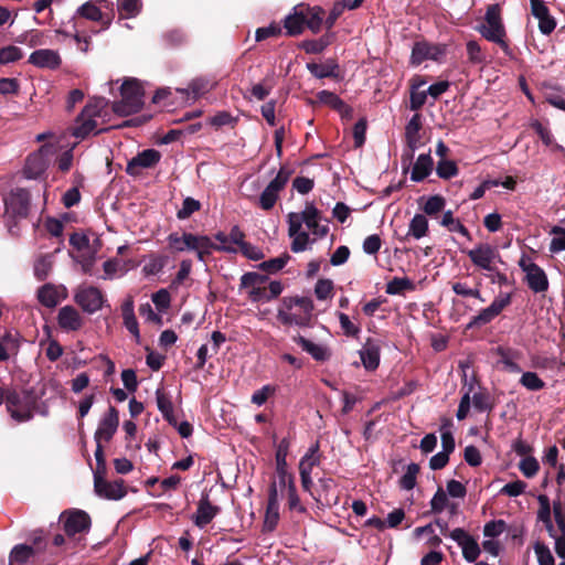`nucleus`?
I'll use <instances>...</instances> for the list:
<instances>
[{"label":"nucleus","instance_id":"nucleus-1","mask_svg":"<svg viewBox=\"0 0 565 565\" xmlns=\"http://www.w3.org/2000/svg\"><path fill=\"white\" fill-rule=\"evenodd\" d=\"M288 235L292 238L290 249L301 253L310 248L317 238L324 237L329 232L328 221L323 220L313 204H307L302 212L287 215Z\"/></svg>","mask_w":565,"mask_h":565},{"label":"nucleus","instance_id":"nucleus-2","mask_svg":"<svg viewBox=\"0 0 565 565\" xmlns=\"http://www.w3.org/2000/svg\"><path fill=\"white\" fill-rule=\"evenodd\" d=\"M313 301L308 297H285L277 319L285 326L308 327L312 319Z\"/></svg>","mask_w":565,"mask_h":565},{"label":"nucleus","instance_id":"nucleus-3","mask_svg":"<svg viewBox=\"0 0 565 565\" xmlns=\"http://www.w3.org/2000/svg\"><path fill=\"white\" fill-rule=\"evenodd\" d=\"M40 399L41 396L33 388L9 391L4 397L7 409L17 423L31 420Z\"/></svg>","mask_w":565,"mask_h":565},{"label":"nucleus","instance_id":"nucleus-4","mask_svg":"<svg viewBox=\"0 0 565 565\" xmlns=\"http://www.w3.org/2000/svg\"><path fill=\"white\" fill-rule=\"evenodd\" d=\"M476 30L488 41L493 42L507 53L510 54V47L505 41V29L501 18V8L499 4H491L487 8L484 22Z\"/></svg>","mask_w":565,"mask_h":565},{"label":"nucleus","instance_id":"nucleus-5","mask_svg":"<svg viewBox=\"0 0 565 565\" xmlns=\"http://www.w3.org/2000/svg\"><path fill=\"white\" fill-rule=\"evenodd\" d=\"M121 99L115 102L116 114L128 116L138 113L143 106V88L136 78L126 79L120 87Z\"/></svg>","mask_w":565,"mask_h":565},{"label":"nucleus","instance_id":"nucleus-6","mask_svg":"<svg viewBox=\"0 0 565 565\" xmlns=\"http://www.w3.org/2000/svg\"><path fill=\"white\" fill-rule=\"evenodd\" d=\"M74 301L87 315H94L106 303L103 291L90 285H79L74 291Z\"/></svg>","mask_w":565,"mask_h":565},{"label":"nucleus","instance_id":"nucleus-7","mask_svg":"<svg viewBox=\"0 0 565 565\" xmlns=\"http://www.w3.org/2000/svg\"><path fill=\"white\" fill-rule=\"evenodd\" d=\"M292 171L287 167H281L276 177L267 184L258 198V205L268 211L273 209L279 198L280 191L288 183Z\"/></svg>","mask_w":565,"mask_h":565},{"label":"nucleus","instance_id":"nucleus-8","mask_svg":"<svg viewBox=\"0 0 565 565\" xmlns=\"http://www.w3.org/2000/svg\"><path fill=\"white\" fill-rule=\"evenodd\" d=\"M512 296L508 292H500L490 306L482 309L478 315L473 316L468 323V328L482 327L497 318L502 310L511 303Z\"/></svg>","mask_w":565,"mask_h":565},{"label":"nucleus","instance_id":"nucleus-9","mask_svg":"<svg viewBox=\"0 0 565 565\" xmlns=\"http://www.w3.org/2000/svg\"><path fill=\"white\" fill-rule=\"evenodd\" d=\"M467 254L473 265L487 271H494L495 263H501L499 252L490 244H479Z\"/></svg>","mask_w":565,"mask_h":565},{"label":"nucleus","instance_id":"nucleus-10","mask_svg":"<svg viewBox=\"0 0 565 565\" xmlns=\"http://www.w3.org/2000/svg\"><path fill=\"white\" fill-rule=\"evenodd\" d=\"M521 269L525 273V281L529 288L536 292H545L548 289V279L545 271L531 259L522 258L519 263Z\"/></svg>","mask_w":565,"mask_h":565},{"label":"nucleus","instance_id":"nucleus-11","mask_svg":"<svg viewBox=\"0 0 565 565\" xmlns=\"http://www.w3.org/2000/svg\"><path fill=\"white\" fill-rule=\"evenodd\" d=\"M31 198L26 190H12L4 199L6 213L13 218H24L29 213Z\"/></svg>","mask_w":565,"mask_h":565},{"label":"nucleus","instance_id":"nucleus-12","mask_svg":"<svg viewBox=\"0 0 565 565\" xmlns=\"http://www.w3.org/2000/svg\"><path fill=\"white\" fill-rule=\"evenodd\" d=\"M105 473H95L94 476V490L95 493L103 499L107 500H120L126 494L125 482L122 479H117L114 481H107L104 478Z\"/></svg>","mask_w":565,"mask_h":565},{"label":"nucleus","instance_id":"nucleus-13","mask_svg":"<svg viewBox=\"0 0 565 565\" xmlns=\"http://www.w3.org/2000/svg\"><path fill=\"white\" fill-rule=\"evenodd\" d=\"M446 54V49L441 44L428 43L425 41L416 42L412 50L411 63L420 65L423 62L439 61Z\"/></svg>","mask_w":565,"mask_h":565},{"label":"nucleus","instance_id":"nucleus-14","mask_svg":"<svg viewBox=\"0 0 565 565\" xmlns=\"http://www.w3.org/2000/svg\"><path fill=\"white\" fill-rule=\"evenodd\" d=\"M68 297L67 288L52 282L44 284L38 289L36 298L46 308H55L61 301Z\"/></svg>","mask_w":565,"mask_h":565},{"label":"nucleus","instance_id":"nucleus-15","mask_svg":"<svg viewBox=\"0 0 565 565\" xmlns=\"http://www.w3.org/2000/svg\"><path fill=\"white\" fill-rule=\"evenodd\" d=\"M161 159V154L156 149H146L132 157L126 168L129 175H138L142 169H148L156 166Z\"/></svg>","mask_w":565,"mask_h":565},{"label":"nucleus","instance_id":"nucleus-16","mask_svg":"<svg viewBox=\"0 0 565 565\" xmlns=\"http://www.w3.org/2000/svg\"><path fill=\"white\" fill-rule=\"evenodd\" d=\"M61 518H65L64 531L68 536L87 532L90 527V518L85 511L74 510L64 512Z\"/></svg>","mask_w":565,"mask_h":565},{"label":"nucleus","instance_id":"nucleus-17","mask_svg":"<svg viewBox=\"0 0 565 565\" xmlns=\"http://www.w3.org/2000/svg\"><path fill=\"white\" fill-rule=\"evenodd\" d=\"M119 425L118 412L114 406H110L108 412L99 420L98 427L95 431L94 439L96 443L109 441Z\"/></svg>","mask_w":565,"mask_h":565},{"label":"nucleus","instance_id":"nucleus-18","mask_svg":"<svg viewBox=\"0 0 565 565\" xmlns=\"http://www.w3.org/2000/svg\"><path fill=\"white\" fill-rule=\"evenodd\" d=\"M45 548V544L41 536L33 539L32 545L18 544L10 553L9 563L10 565H21L29 561L35 553H40Z\"/></svg>","mask_w":565,"mask_h":565},{"label":"nucleus","instance_id":"nucleus-19","mask_svg":"<svg viewBox=\"0 0 565 565\" xmlns=\"http://www.w3.org/2000/svg\"><path fill=\"white\" fill-rule=\"evenodd\" d=\"M531 13L539 20V30L548 35L556 28V20L550 14V10L543 0H530Z\"/></svg>","mask_w":565,"mask_h":565},{"label":"nucleus","instance_id":"nucleus-20","mask_svg":"<svg viewBox=\"0 0 565 565\" xmlns=\"http://www.w3.org/2000/svg\"><path fill=\"white\" fill-rule=\"evenodd\" d=\"M289 450V443L287 439H282L276 450V473L278 478L279 488L282 490L289 482V478H294L288 473L287 469V456Z\"/></svg>","mask_w":565,"mask_h":565},{"label":"nucleus","instance_id":"nucleus-21","mask_svg":"<svg viewBox=\"0 0 565 565\" xmlns=\"http://www.w3.org/2000/svg\"><path fill=\"white\" fill-rule=\"evenodd\" d=\"M220 508L213 505L207 495H203L198 503L196 513L193 518L194 524L204 529L207 524L212 522V520L218 514Z\"/></svg>","mask_w":565,"mask_h":565},{"label":"nucleus","instance_id":"nucleus-22","mask_svg":"<svg viewBox=\"0 0 565 565\" xmlns=\"http://www.w3.org/2000/svg\"><path fill=\"white\" fill-rule=\"evenodd\" d=\"M29 63L36 67L54 70L60 66L61 56L54 50L41 49L31 53Z\"/></svg>","mask_w":565,"mask_h":565},{"label":"nucleus","instance_id":"nucleus-23","mask_svg":"<svg viewBox=\"0 0 565 565\" xmlns=\"http://www.w3.org/2000/svg\"><path fill=\"white\" fill-rule=\"evenodd\" d=\"M57 322L64 331H77L83 326V318L72 306H64L58 310Z\"/></svg>","mask_w":565,"mask_h":565},{"label":"nucleus","instance_id":"nucleus-24","mask_svg":"<svg viewBox=\"0 0 565 565\" xmlns=\"http://www.w3.org/2000/svg\"><path fill=\"white\" fill-rule=\"evenodd\" d=\"M318 100L332 109L337 110L342 118L350 119L353 115V109L337 94L329 90H321L317 95Z\"/></svg>","mask_w":565,"mask_h":565},{"label":"nucleus","instance_id":"nucleus-25","mask_svg":"<svg viewBox=\"0 0 565 565\" xmlns=\"http://www.w3.org/2000/svg\"><path fill=\"white\" fill-rule=\"evenodd\" d=\"M363 366L369 371H374L380 364V347L372 340L367 339L362 349L359 351Z\"/></svg>","mask_w":565,"mask_h":565},{"label":"nucleus","instance_id":"nucleus-26","mask_svg":"<svg viewBox=\"0 0 565 565\" xmlns=\"http://www.w3.org/2000/svg\"><path fill=\"white\" fill-rule=\"evenodd\" d=\"M295 342L301 347V349L310 354L316 361L323 362L330 359L331 352L328 347L315 343L305 337L298 335L295 338Z\"/></svg>","mask_w":565,"mask_h":565},{"label":"nucleus","instance_id":"nucleus-27","mask_svg":"<svg viewBox=\"0 0 565 565\" xmlns=\"http://www.w3.org/2000/svg\"><path fill=\"white\" fill-rule=\"evenodd\" d=\"M284 28L286 30V34L290 36L298 35L303 31L305 18L301 10V4L296 6L294 8V12L289 13L284 19Z\"/></svg>","mask_w":565,"mask_h":565},{"label":"nucleus","instance_id":"nucleus-28","mask_svg":"<svg viewBox=\"0 0 565 565\" xmlns=\"http://www.w3.org/2000/svg\"><path fill=\"white\" fill-rule=\"evenodd\" d=\"M103 129H97V120L92 116H85L84 113L77 117L76 125L74 127L73 136L76 138L84 139L89 134H99Z\"/></svg>","mask_w":565,"mask_h":565},{"label":"nucleus","instance_id":"nucleus-29","mask_svg":"<svg viewBox=\"0 0 565 565\" xmlns=\"http://www.w3.org/2000/svg\"><path fill=\"white\" fill-rule=\"evenodd\" d=\"M307 68L312 76L327 78L338 76L339 65L334 60L329 58L323 63H308Z\"/></svg>","mask_w":565,"mask_h":565},{"label":"nucleus","instance_id":"nucleus-30","mask_svg":"<svg viewBox=\"0 0 565 565\" xmlns=\"http://www.w3.org/2000/svg\"><path fill=\"white\" fill-rule=\"evenodd\" d=\"M433 166L434 162L429 153L419 154L413 167L411 179L415 182L423 181L431 173Z\"/></svg>","mask_w":565,"mask_h":565},{"label":"nucleus","instance_id":"nucleus-31","mask_svg":"<svg viewBox=\"0 0 565 565\" xmlns=\"http://www.w3.org/2000/svg\"><path fill=\"white\" fill-rule=\"evenodd\" d=\"M43 150L44 148H42L39 153H33L28 157L24 167V175L28 179H36L45 171L46 162L42 154Z\"/></svg>","mask_w":565,"mask_h":565},{"label":"nucleus","instance_id":"nucleus-32","mask_svg":"<svg viewBox=\"0 0 565 565\" xmlns=\"http://www.w3.org/2000/svg\"><path fill=\"white\" fill-rule=\"evenodd\" d=\"M301 10L305 18V25L313 33H318L323 23V10L319 7L310 8L303 4H301Z\"/></svg>","mask_w":565,"mask_h":565},{"label":"nucleus","instance_id":"nucleus-33","mask_svg":"<svg viewBox=\"0 0 565 565\" xmlns=\"http://www.w3.org/2000/svg\"><path fill=\"white\" fill-rule=\"evenodd\" d=\"M320 463L319 445L310 446L307 452L302 456L299 462V473L311 476L312 470Z\"/></svg>","mask_w":565,"mask_h":565},{"label":"nucleus","instance_id":"nucleus-34","mask_svg":"<svg viewBox=\"0 0 565 565\" xmlns=\"http://www.w3.org/2000/svg\"><path fill=\"white\" fill-rule=\"evenodd\" d=\"M168 243L174 252L193 250L194 234L183 233H171L168 236Z\"/></svg>","mask_w":565,"mask_h":565},{"label":"nucleus","instance_id":"nucleus-35","mask_svg":"<svg viewBox=\"0 0 565 565\" xmlns=\"http://www.w3.org/2000/svg\"><path fill=\"white\" fill-rule=\"evenodd\" d=\"M428 233V221L424 214H415L409 222L406 237L420 239Z\"/></svg>","mask_w":565,"mask_h":565},{"label":"nucleus","instance_id":"nucleus-36","mask_svg":"<svg viewBox=\"0 0 565 565\" xmlns=\"http://www.w3.org/2000/svg\"><path fill=\"white\" fill-rule=\"evenodd\" d=\"M426 82L424 79H418L417 82H413L411 86V96H409V109L418 110L420 109L427 99V90H419L422 86H424Z\"/></svg>","mask_w":565,"mask_h":565},{"label":"nucleus","instance_id":"nucleus-37","mask_svg":"<svg viewBox=\"0 0 565 565\" xmlns=\"http://www.w3.org/2000/svg\"><path fill=\"white\" fill-rule=\"evenodd\" d=\"M451 419L445 418L440 425L441 447L444 452L450 455L455 450V438L451 431Z\"/></svg>","mask_w":565,"mask_h":565},{"label":"nucleus","instance_id":"nucleus-38","mask_svg":"<svg viewBox=\"0 0 565 565\" xmlns=\"http://www.w3.org/2000/svg\"><path fill=\"white\" fill-rule=\"evenodd\" d=\"M213 83L205 77H198L190 82L186 89H178L180 93L192 94L193 98H198L210 89H212Z\"/></svg>","mask_w":565,"mask_h":565},{"label":"nucleus","instance_id":"nucleus-39","mask_svg":"<svg viewBox=\"0 0 565 565\" xmlns=\"http://www.w3.org/2000/svg\"><path fill=\"white\" fill-rule=\"evenodd\" d=\"M440 225L447 227L449 232L458 233L463 237L470 238L467 227L459 220L454 218L452 211L450 210L444 213Z\"/></svg>","mask_w":565,"mask_h":565},{"label":"nucleus","instance_id":"nucleus-40","mask_svg":"<svg viewBox=\"0 0 565 565\" xmlns=\"http://www.w3.org/2000/svg\"><path fill=\"white\" fill-rule=\"evenodd\" d=\"M540 509L537 512V519L545 524L546 530L551 536H554V526L551 520V507L546 495L541 494L539 497Z\"/></svg>","mask_w":565,"mask_h":565},{"label":"nucleus","instance_id":"nucleus-41","mask_svg":"<svg viewBox=\"0 0 565 565\" xmlns=\"http://www.w3.org/2000/svg\"><path fill=\"white\" fill-rule=\"evenodd\" d=\"M103 279L105 280H110L117 276H122L127 271L125 265L116 258L106 260L103 265Z\"/></svg>","mask_w":565,"mask_h":565},{"label":"nucleus","instance_id":"nucleus-42","mask_svg":"<svg viewBox=\"0 0 565 565\" xmlns=\"http://www.w3.org/2000/svg\"><path fill=\"white\" fill-rule=\"evenodd\" d=\"M414 289V284L411 279L403 277H395L391 281L386 284V294L388 295H399L405 290Z\"/></svg>","mask_w":565,"mask_h":565},{"label":"nucleus","instance_id":"nucleus-43","mask_svg":"<svg viewBox=\"0 0 565 565\" xmlns=\"http://www.w3.org/2000/svg\"><path fill=\"white\" fill-rule=\"evenodd\" d=\"M286 488L288 490V508L291 511H297L299 513H306L307 509L300 502L294 478H289V482L286 484Z\"/></svg>","mask_w":565,"mask_h":565},{"label":"nucleus","instance_id":"nucleus-44","mask_svg":"<svg viewBox=\"0 0 565 565\" xmlns=\"http://www.w3.org/2000/svg\"><path fill=\"white\" fill-rule=\"evenodd\" d=\"M118 11L122 18H134L141 9V0H118Z\"/></svg>","mask_w":565,"mask_h":565},{"label":"nucleus","instance_id":"nucleus-45","mask_svg":"<svg viewBox=\"0 0 565 565\" xmlns=\"http://www.w3.org/2000/svg\"><path fill=\"white\" fill-rule=\"evenodd\" d=\"M76 14L90 21H103L104 15L100 9L90 1L78 7Z\"/></svg>","mask_w":565,"mask_h":565},{"label":"nucleus","instance_id":"nucleus-46","mask_svg":"<svg viewBox=\"0 0 565 565\" xmlns=\"http://www.w3.org/2000/svg\"><path fill=\"white\" fill-rule=\"evenodd\" d=\"M520 384L529 391H540L544 388L545 383L535 372H524L520 379Z\"/></svg>","mask_w":565,"mask_h":565},{"label":"nucleus","instance_id":"nucleus-47","mask_svg":"<svg viewBox=\"0 0 565 565\" xmlns=\"http://www.w3.org/2000/svg\"><path fill=\"white\" fill-rule=\"evenodd\" d=\"M446 206V200L441 195H431L429 196L424 206L423 211L425 214L429 216H434L441 212Z\"/></svg>","mask_w":565,"mask_h":565},{"label":"nucleus","instance_id":"nucleus-48","mask_svg":"<svg viewBox=\"0 0 565 565\" xmlns=\"http://www.w3.org/2000/svg\"><path fill=\"white\" fill-rule=\"evenodd\" d=\"M436 173L440 179H451L458 174V168L455 161L441 159L436 167Z\"/></svg>","mask_w":565,"mask_h":565},{"label":"nucleus","instance_id":"nucleus-49","mask_svg":"<svg viewBox=\"0 0 565 565\" xmlns=\"http://www.w3.org/2000/svg\"><path fill=\"white\" fill-rule=\"evenodd\" d=\"M279 521V505L267 504L264 518L263 529L266 532H273Z\"/></svg>","mask_w":565,"mask_h":565},{"label":"nucleus","instance_id":"nucleus-50","mask_svg":"<svg viewBox=\"0 0 565 565\" xmlns=\"http://www.w3.org/2000/svg\"><path fill=\"white\" fill-rule=\"evenodd\" d=\"M289 259L290 256L287 253H285L278 257L260 263L258 267L265 271L277 273L286 266Z\"/></svg>","mask_w":565,"mask_h":565},{"label":"nucleus","instance_id":"nucleus-51","mask_svg":"<svg viewBox=\"0 0 565 565\" xmlns=\"http://www.w3.org/2000/svg\"><path fill=\"white\" fill-rule=\"evenodd\" d=\"M419 471L417 463H409L406 468L405 473L402 476L399 484L404 490H412L416 486V477Z\"/></svg>","mask_w":565,"mask_h":565},{"label":"nucleus","instance_id":"nucleus-52","mask_svg":"<svg viewBox=\"0 0 565 565\" xmlns=\"http://www.w3.org/2000/svg\"><path fill=\"white\" fill-rule=\"evenodd\" d=\"M52 269V260L50 256H41L34 264V276L38 280H45Z\"/></svg>","mask_w":565,"mask_h":565},{"label":"nucleus","instance_id":"nucleus-53","mask_svg":"<svg viewBox=\"0 0 565 565\" xmlns=\"http://www.w3.org/2000/svg\"><path fill=\"white\" fill-rule=\"evenodd\" d=\"M471 402L473 404V407L479 412L490 413L493 409V403L488 393H483V392L475 393L471 397Z\"/></svg>","mask_w":565,"mask_h":565},{"label":"nucleus","instance_id":"nucleus-54","mask_svg":"<svg viewBox=\"0 0 565 565\" xmlns=\"http://www.w3.org/2000/svg\"><path fill=\"white\" fill-rule=\"evenodd\" d=\"M414 535L416 537H420L423 535H427V544L430 546H439L441 544V539L435 534L433 523L426 524L424 526H418L414 530Z\"/></svg>","mask_w":565,"mask_h":565},{"label":"nucleus","instance_id":"nucleus-55","mask_svg":"<svg viewBox=\"0 0 565 565\" xmlns=\"http://www.w3.org/2000/svg\"><path fill=\"white\" fill-rule=\"evenodd\" d=\"M107 105V100L104 97H96L92 99L86 107L82 110L85 116H92L94 118H99L102 116V111Z\"/></svg>","mask_w":565,"mask_h":565},{"label":"nucleus","instance_id":"nucleus-56","mask_svg":"<svg viewBox=\"0 0 565 565\" xmlns=\"http://www.w3.org/2000/svg\"><path fill=\"white\" fill-rule=\"evenodd\" d=\"M467 54L469 62L472 64H482L486 62L487 56L482 52L480 45L476 41H468L467 42Z\"/></svg>","mask_w":565,"mask_h":565},{"label":"nucleus","instance_id":"nucleus-57","mask_svg":"<svg viewBox=\"0 0 565 565\" xmlns=\"http://www.w3.org/2000/svg\"><path fill=\"white\" fill-rule=\"evenodd\" d=\"M201 203L198 200L188 196L183 200L182 207L178 211L177 216L179 220H185L199 211Z\"/></svg>","mask_w":565,"mask_h":565},{"label":"nucleus","instance_id":"nucleus-58","mask_svg":"<svg viewBox=\"0 0 565 565\" xmlns=\"http://www.w3.org/2000/svg\"><path fill=\"white\" fill-rule=\"evenodd\" d=\"M23 56V52L20 47L9 45L0 49V64H9L20 60Z\"/></svg>","mask_w":565,"mask_h":565},{"label":"nucleus","instance_id":"nucleus-59","mask_svg":"<svg viewBox=\"0 0 565 565\" xmlns=\"http://www.w3.org/2000/svg\"><path fill=\"white\" fill-rule=\"evenodd\" d=\"M461 550L463 558L469 563L476 562L480 555L479 544L472 536L461 546Z\"/></svg>","mask_w":565,"mask_h":565},{"label":"nucleus","instance_id":"nucleus-60","mask_svg":"<svg viewBox=\"0 0 565 565\" xmlns=\"http://www.w3.org/2000/svg\"><path fill=\"white\" fill-rule=\"evenodd\" d=\"M551 233L556 236L551 241L550 250L552 253H559L565 250V228L561 226H554Z\"/></svg>","mask_w":565,"mask_h":565},{"label":"nucleus","instance_id":"nucleus-61","mask_svg":"<svg viewBox=\"0 0 565 565\" xmlns=\"http://www.w3.org/2000/svg\"><path fill=\"white\" fill-rule=\"evenodd\" d=\"M333 282L331 279H319L315 286V295L319 300L332 297Z\"/></svg>","mask_w":565,"mask_h":565},{"label":"nucleus","instance_id":"nucleus-62","mask_svg":"<svg viewBox=\"0 0 565 565\" xmlns=\"http://www.w3.org/2000/svg\"><path fill=\"white\" fill-rule=\"evenodd\" d=\"M534 552L536 554L539 565H555L554 557L546 545L536 542L534 544Z\"/></svg>","mask_w":565,"mask_h":565},{"label":"nucleus","instance_id":"nucleus-63","mask_svg":"<svg viewBox=\"0 0 565 565\" xmlns=\"http://www.w3.org/2000/svg\"><path fill=\"white\" fill-rule=\"evenodd\" d=\"M329 44H330L329 39L327 36H322L317 40L303 41L302 49L307 53L318 54V53H321Z\"/></svg>","mask_w":565,"mask_h":565},{"label":"nucleus","instance_id":"nucleus-64","mask_svg":"<svg viewBox=\"0 0 565 565\" xmlns=\"http://www.w3.org/2000/svg\"><path fill=\"white\" fill-rule=\"evenodd\" d=\"M519 468L526 478H532L537 473L540 465L534 457H525L520 461Z\"/></svg>","mask_w":565,"mask_h":565}]
</instances>
